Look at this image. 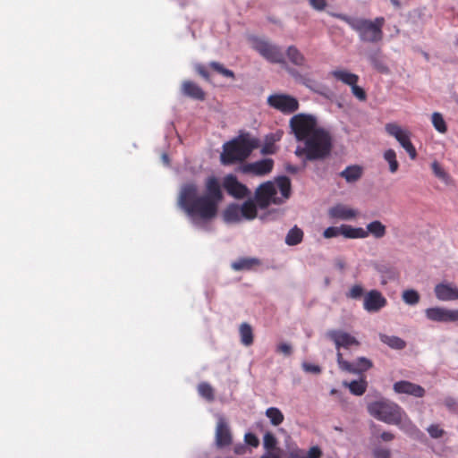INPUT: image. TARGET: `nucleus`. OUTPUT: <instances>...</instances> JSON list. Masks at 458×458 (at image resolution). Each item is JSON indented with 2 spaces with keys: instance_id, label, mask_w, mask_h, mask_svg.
<instances>
[{
  "instance_id": "f257e3e1",
  "label": "nucleus",
  "mask_w": 458,
  "mask_h": 458,
  "mask_svg": "<svg viewBox=\"0 0 458 458\" xmlns=\"http://www.w3.org/2000/svg\"><path fill=\"white\" fill-rule=\"evenodd\" d=\"M205 190V194L199 195L197 184L187 182L179 193L178 205L194 223L215 218L218 205L224 199L220 182L215 176L207 178Z\"/></svg>"
},
{
  "instance_id": "f03ea898",
  "label": "nucleus",
  "mask_w": 458,
  "mask_h": 458,
  "mask_svg": "<svg viewBox=\"0 0 458 458\" xmlns=\"http://www.w3.org/2000/svg\"><path fill=\"white\" fill-rule=\"evenodd\" d=\"M294 151L298 157L306 161L324 160L330 156L333 148V137L325 128L319 129L302 141Z\"/></svg>"
},
{
  "instance_id": "7ed1b4c3",
  "label": "nucleus",
  "mask_w": 458,
  "mask_h": 458,
  "mask_svg": "<svg viewBox=\"0 0 458 458\" xmlns=\"http://www.w3.org/2000/svg\"><path fill=\"white\" fill-rule=\"evenodd\" d=\"M335 17L347 23L358 34L360 40L363 43L377 44L384 38V17H377L374 20L346 14H335Z\"/></svg>"
},
{
  "instance_id": "20e7f679",
  "label": "nucleus",
  "mask_w": 458,
  "mask_h": 458,
  "mask_svg": "<svg viewBox=\"0 0 458 458\" xmlns=\"http://www.w3.org/2000/svg\"><path fill=\"white\" fill-rule=\"evenodd\" d=\"M258 147L257 140L250 138L248 134L240 135L223 145L220 160L223 165H228L244 161Z\"/></svg>"
},
{
  "instance_id": "39448f33",
  "label": "nucleus",
  "mask_w": 458,
  "mask_h": 458,
  "mask_svg": "<svg viewBox=\"0 0 458 458\" xmlns=\"http://www.w3.org/2000/svg\"><path fill=\"white\" fill-rule=\"evenodd\" d=\"M367 409L372 417L390 425L398 422L404 411L400 405L387 399L372 402L368 404Z\"/></svg>"
},
{
  "instance_id": "423d86ee",
  "label": "nucleus",
  "mask_w": 458,
  "mask_h": 458,
  "mask_svg": "<svg viewBox=\"0 0 458 458\" xmlns=\"http://www.w3.org/2000/svg\"><path fill=\"white\" fill-rule=\"evenodd\" d=\"M289 126L296 140L299 142H302L312 135L314 131L323 128L318 125L316 116L303 113L294 114L290 119Z\"/></svg>"
},
{
  "instance_id": "0eeeda50",
  "label": "nucleus",
  "mask_w": 458,
  "mask_h": 458,
  "mask_svg": "<svg viewBox=\"0 0 458 458\" xmlns=\"http://www.w3.org/2000/svg\"><path fill=\"white\" fill-rule=\"evenodd\" d=\"M251 46L263 58L273 64H284V55L280 47L272 42L260 38H251Z\"/></svg>"
},
{
  "instance_id": "6e6552de",
  "label": "nucleus",
  "mask_w": 458,
  "mask_h": 458,
  "mask_svg": "<svg viewBox=\"0 0 458 458\" xmlns=\"http://www.w3.org/2000/svg\"><path fill=\"white\" fill-rule=\"evenodd\" d=\"M385 130L390 136L395 138V140L408 153L411 159L413 160L416 158L417 151L412 142L411 141V133L408 131L403 130L395 123H386Z\"/></svg>"
},
{
  "instance_id": "1a4fd4ad",
  "label": "nucleus",
  "mask_w": 458,
  "mask_h": 458,
  "mask_svg": "<svg viewBox=\"0 0 458 458\" xmlns=\"http://www.w3.org/2000/svg\"><path fill=\"white\" fill-rule=\"evenodd\" d=\"M276 189L273 182H267L259 185L255 193L257 205L260 208H267L271 203L281 204L283 199L276 197Z\"/></svg>"
},
{
  "instance_id": "9d476101",
  "label": "nucleus",
  "mask_w": 458,
  "mask_h": 458,
  "mask_svg": "<svg viewBox=\"0 0 458 458\" xmlns=\"http://www.w3.org/2000/svg\"><path fill=\"white\" fill-rule=\"evenodd\" d=\"M268 105L285 114L294 113L299 109L297 98L286 94H274L267 98Z\"/></svg>"
},
{
  "instance_id": "9b49d317",
  "label": "nucleus",
  "mask_w": 458,
  "mask_h": 458,
  "mask_svg": "<svg viewBox=\"0 0 458 458\" xmlns=\"http://www.w3.org/2000/svg\"><path fill=\"white\" fill-rule=\"evenodd\" d=\"M336 360L340 369L352 374H362L373 367V362L366 357H359L352 362L345 360L341 352L336 353Z\"/></svg>"
},
{
  "instance_id": "f8f14e48",
  "label": "nucleus",
  "mask_w": 458,
  "mask_h": 458,
  "mask_svg": "<svg viewBox=\"0 0 458 458\" xmlns=\"http://www.w3.org/2000/svg\"><path fill=\"white\" fill-rule=\"evenodd\" d=\"M215 440L218 448L229 446L233 442V435L228 421L221 415L217 416Z\"/></svg>"
},
{
  "instance_id": "ddd939ff",
  "label": "nucleus",
  "mask_w": 458,
  "mask_h": 458,
  "mask_svg": "<svg viewBox=\"0 0 458 458\" xmlns=\"http://www.w3.org/2000/svg\"><path fill=\"white\" fill-rule=\"evenodd\" d=\"M386 304V298L378 290H370L364 295L363 309L369 313L378 312Z\"/></svg>"
},
{
  "instance_id": "4468645a",
  "label": "nucleus",
  "mask_w": 458,
  "mask_h": 458,
  "mask_svg": "<svg viewBox=\"0 0 458 458\" xmlns=\"http://www.w3.org/2000/svg\"><path fill=\"white\" fill-rule=\"evenodd\" d=\"M428 319L435 322H457L458 310H448L441 307L428 308L425 310Z\"/></svg>"
},
{
  "instance_id": "2eb2a0df",
  "label": "nucleus",
  "mask_w": 458,
  "mask_h": 458,
  "mask_svg": "<svg viewBox=\"0 0 458 458\" xmlns=\"http://www.w3.org/2000/svg\"><path fill=\"white\" fill-rule=\"evenodd\" d=\"M327 336L334 342L337 352L341 348L348 349L351 346H360V342L352 335L342 330H329Z\"/></svg>"
},
{
  "instance_id": "dca6fc26",
  "label": "nucleus",
  "mask_w": 458,
  "mask_h": 458,
  "mask_svg": "<svg viewBox=\"0 0 458 458\" xmlns=\"http://www.w3.org/2000/svg\"><path fill=\"white\" fill-rule=\"evenodd\" d=\"M223 185L227 193L235 199H243L250 192L248 188L233 174L225 177Z\"/></svg>"
},
{
  "instance_id": "f3484780",
  "label": "nucleus",
  "mask_w": 458,
  "mask_h": 458,
  "mask_svg": "<svg viewBox=\"0 0 458 458\" xmlns=\"http://www.w3.org/2000/svg\"><path fill=\"white\" fill-rule=\"evenodd\" d=\"M274 162L270 158L262 159L254 163L246 164L242 170L244 174L265 175L273 169Z\"/></svg>"
},
{
  "instance_id": "a211bd4d",
  "label": "nucleus",
  "mask_w": 458,
  "mask_h": 458,
  "mask_svg": "<svg viewBox=\"0 0 458 458\" xmlns=\"http://www.w3.org/2000/svg\"><path fill=\"white\" fill-rule=\"evenodd\" d=\"M393 388L397 394H406L414 397H423L425 394V389L422 386L406 380L395 382Z\"/></svg>"
},
{
  "instance_id": "6ab92c4d",
  "label": "nucleus",
  "mask_w": 458,
  "mask_h": 458,
  "mask_svg": "<svg viewBox=\"0 0 458 458\" xmlns=\"http://www.w3.org/2000/svg\"><path fill=\"white\" fill-rule=\"evenodd\" d=\"M436 297L442 301L458 300V287L448 283H441L435 286Z\"/></svg>"
},
{
  "instance_id": "aec40b11",
  "label": "nucleus",
  "mask_w": 458,
  "mask_h": 458,
  "mask_svg": "<svg viewBox=\"0 0 458 458\" xmlns=\"http://www.w3.org/2000/svg\"><path fill=\"white\" fill-rule=\"evenodd\" d=\"M357 211L347 207L344 204H337L328 210V216L331 218L340 219V220H351L357 216Z\"/></svg>"
},
{
  "instance_id": "412c9836",
  "label": "nucleus",
  "mask_w": 458,
  "mask_h": 458,
  "mask_svg": "<svg viewBox=\"0 0 458 458\" xmlns=\"http://www.w3.org/2000/svg\"><path fill=\"white\" fill-rule=\"evenodd\" d=\"M182 92L183 95L197 100H204L206 94L204 90L195 82L185 81L182 84Z\"/></svg>"
},
{
  "instance_id": "4be33fe9",
  "label": "nucleus",
  "mask_w": 458,
  "mask_h": 458,
  "mask_svg": "<svg viewBox=\"0 0 458 458\" xmlns=\"http://www.w3.org/2000/svg\"><path fill=\"white\" fill-rule=\"evenodd\" d=\"M260 265L261 261L258 258L243 257L233 261L231 264V267L234 271H250L255 269L257 267H259Z\"/></svg>"
},
{
  "instance_id": "5701e85b",
  "label": "nucleus",
  "mask_w": 458,
  "mask_h": 458,
  "mask_svg": "<svg viewBox=\"0 0 458 458\" xmlns=\"http://www.w3.org/2000/svg\"><path fill=\"white\" fill-rule=\"evenodd\" d=\"M394 425L397 426L401 430L411 437H415L421 434L420 430L411 421L404 411H403V415L400 416L399 421Z\"/></svg>"
},
{
  "instance_id": "b1692460",
  "label": "nucleus",
  "mask_w": 458,
  "mask_h": 458,
  "mask_svg": "<svg viewBox=\"0 0 458 458\" xmlns=\"http://www.w3.org/2000/svg\"><path fill=\"white\" fill-rule=\"evenodd\" d=\"M364 233L365 238L372 235L376 239H381L386 234V227L381 221L374 220L367 225Z\"/></svg>"
},
{
  "instance_id": "393cba45",
  "label": "nucleus",
  "mask_w": 458,
  "mask_h": 458,
  "mask_svg": "<svg viewBox=\"0 0 458 458\" xmlns=\"http://www.w3.org/2000/svg\"><path fill=\"white\" fill-rule=\"evenodd\" d=\"M290 74L294 78L296 82L305 86L312 91L318 92V83L309 74H302L294 69L290 70Z\"/></svg>"
},
{
  "instance_id": "a878e982",
  "label": "nucleus",
  "mask_w": 458,
  "mask_h": 458,
  "mask_svg": "<svg viewBox=\"0 0 458 458\" xmlns=\"http://www.w3.org/2000/svg\"><path fill=\"white\" fill-rule=\"evenodd\" d=\"M330 75L336 81H339L348 86L356 84L359 81V76L347 70L336 69L330 72Z\"/></svg>"
},
{
  "instance_id": "bb28decb",
  "label": "nucleus",
  "mask_w": 458,
  "mask_h": 458,
  "mask_svg": "<svg viewBox=\"0 0 458 458\" xmlns=\"http://www.w3.org/2000/svg\"><path fill=\"white\" fill-rule=\"evenodd\" d=\"M362 174L363 169L358 165H349L339 174V175L348 183L358 182L361 178Z\"/></svg>"
},
{
  "instance_id": "cd10ccee",
  "label": "nucleus",
  "mask_w": 458,
  "mask_h": 458,
  "mask_svg": "<svg viewBox=\"0 0 458 458\" xmlns=\"http://www.w3.org/2000/svg\"><path fill=\"white\" fill-rule=\"evenodd\" d=\"M368 59L370 64L377 72L381 73H387L389 69L385 63L384 56L380 50H376L369 54Z\"/></svg>"
},
{
  "instance_id": "c85d7f7f",
  "label": "nucleus",
  "mask_w": 458,
  "mask_h": 458,
  "mask_svg": "<svg viewBox=\"0 0 458 458\" xmlns=\"http://www.w3.org/2000/svg\"><path fill=\"white\" fill-rule=\"evenodd\" d=\"M286 55L293 64L301 67L307 66L306 57L295 46H290L287 48Z\"/></svg>"
},
{
  "instance_id": "c756f323",
  "label": "nucleus",
  "mask_w": 458,
  "mask_h": 458,
  "mask_svg": "<svg viewBox=\"0 0 458 458\" xmlns=\"http://www.w3.org/2000/svg\"><path fill=\"white\" fill-rule=\"evenodd\" d=\"M380 341L394 350H403L406 347V342L395 335L379 334Z\"/></svg>"
},
{
  "instance_id": "7c9ffc66",
  "label": "nucleus",
  "mask_w": 458,
  "mask_h": 458,
  "mask_svg": "<svg viewBox=\"0 0 458 458\" xmlns=\"http://www.w3.org/2000/svg\"><path fill=\"white\" fill-rule=\"evenodd\" d=\"M341 235L347 239H364L365 233L362 227H352L349 225H341Z\"/></svg>"
},
{
  "instance_id": "2f4dec72",
  "label": "nucleus",
  "mask_w": 458,
  "mask_h": 458,
  "mask_svg": "<svg viewBox=\"0 0 458 458\" xmlns=\"http://www.w3.org/2000/svg\"><path fill=\"white\" fill-rule=\"evenodd\" d=\"M344 385L348 386L352 394L360 396L366 392L368 382L365 378H360V380H352L350 383L344 382Z\"/></svg>"
},
{
  "instance_id": "473e14b6",
  "label": "nucleus",
  "mask_w": 458,
  "mask_h": 458,
  "mask_svg": "<svg viewBox=\"0 0 458 458\" xmlns=\"http://www.w3.org/2000/svg\"><path fill=\"white\" fill-rule=\"evenodd\" d=\"M240 207L236 204H230L224 211V219L227 223H237L241 220Z\"/></svg>"
},
{
  "instance_id": "72a5a7b5",
  "label": "nucleus",
  "mask_w": 458,
  "mask_h": 458,
  "mask_svg": "<svg viewBox=\"0 0 458 458\" xmlns=\"http://www.w3.org/2000/svg\"><path fill=\"white\" fill-rule=\"evenodd\" d=\"M321 457H322V451L317 445L310 447L307 455H305L304 453L300 449L293 450L289 453V458H321Z\"/></svg>"
},
{
  "instance_id": "f704fd0d",
  "label": "nucleus",
  "mask_w": 458,
  "mask_h": 458,
  "mask_svg": "<svg viewBox=\"0 0 458 458\" xmlns=\"http://www.w3.org/2000/svg\"><path fill=\"white\" fill-rule=\"evenodd\" d=\"M303 234V231L295 225L286 234L285 243L289 246H295L302 242Z\"/></svg>"
},
{
  "instance_id": "c9c22d12",
  "label": "nucleus",
  "mask_w": 458,
  "mask_h": 458,
  "mask_svg": "<svg viewBox=\"0 0 458 458\" xmlns=\"http://www.w3.org/2000/svg\"><path fill=\"white\" fill-rule=\"evenodd\" d=\"M241 342L245 346H250L253 344V331L248 323H242L239 328Z\"/></svg>"
},
{
  "instance_id": "e433bc0d",
  "label": "nucleus",
  "mask_w": 458,
  "mask_h": 458,
  "mask_svg": "<svg viewBox=\"0 0 458 458\" xmlns=\"http://www.w3.org/2000/svg\"><path fill=\"white\" fill-rule=\"evenodd\" d=\"M241 215L246 219H254L257 216V207L252 200L245 201L240 208Z\"/></svg>"
},
{
  "instance_id": "4c0bfd02",
  "label": "nucleus",
  "mask_w": 458,
  "mask_h": 458,
  "mask_svg": "<svg viewBox=\"0 0 458 458\" xmlns=\"http://www.w3.org/2000/svg\"><path fill=\"white\" fill-rule=\"evenodd\" d=\"M383 157L389 165V171L392 174L396 173L399 169V163L396 158L395 151L389 148L384 152Z\"/></svg>"
},
{
  "instance_id": "58836bf2",
  "label": "nucleus",
  "mask_w": 458,
  "mask_h": 458,
  "mask_svg": "<svg viewBox=\"0 0 458 458\" xmlns=\"http://www.w3.org/2000/svg\"><path fill=\"white\" fill-rule=\"evenodd\" d=\"M277 187L283 196V201L289 199L291 195V181L286 176H281L276 181Z\"/></svg>"
},
{
  "instance_id": "ea45409f",
  "label": "nucleus",
  "mask_w": 458,
  "mask_h": 458,
  "mask_svg": "<svg viewBox=\"0 0 458 458\" xmlns=\"http://www.w3.org/2000/svg\"><path fill=\"white\" fill-rule=\"evenodd\" d=\"M266 416L269 419L271 424L274 426L280 425L284 419L282 411L276 407H270L267 409Z\"/></svg>"
},
{
  "instance_id": "a19ab883",
  "label": "nucleus",
  "mask_w": 458,
  "mask_h": 458,
  "mask_svg": "<svg viewBox=\"0 0 458 458\" xmlns=\"http://www.w3.org/2000/svg\"><path fill=\"white\" fill-rule=\"evenodd\" d=\"M431 122L434 126V128L440 133H445L447 131V125L443 117V115L438 113L435 112L432 114L431 116Z\"/></svg>"
},
{
  "instance_id": "79ce46f5",
  "label": "nucleus",
  "mask_w": 458,
  "mask_h": 458,
  "mask_svg": "<svg viewBox=\"0 0 458 458\" xmlns=\"http://www.w3.org/2000/svg\"><path fill=\"white\" fill-rule=\"evenodd\" d=\"M198 392L200 396L208 402H212L215 399L214 389L211 385L207 382H201L199 384Z\"/></svg>"
},
{
  "instance_id": "37998d69",
  "label": "nucleus",
  "mask_w": 458,
  "mask_h": 458,
  "mask_svg": "<svg viewBox=\"0 0 458 458\" xmlns=\"http://www.w3.org/2000/svg\"><path fill=\"white\" fill-rule=\"evenodd\" d=\"M431 169L436 177H437L445 183L448 182V181L450 180V176L437 161H434L431 164Z\"/></svg>"
},
{
  "instance_id": "c03bdc74",
  "label": "nucleus",
  "mask_w": 458,
  "mask_h": 458,
  "mask_svg": "<svg viewBox=\"0 0 458 458\" xmlns=\"http://www.w3.org/2000/svg\"><path fill=\"white\" fill-rule=\"evenodd\" d=\"M208 65L212 70L221 74L222 76L234 79V72L232 70L225 68L222 64L218 62H211Z\"/></svg>"
},
{
  "instance_id": "a18cd8bd",
  "label": "nucleus",
  "mask_w": 458,
  "mask_h": 458,
  "mask_svg": "<svg viewBox=\"0 0 458 458\" xmlns=\"http://www.w3.org/2000/svg\"><path fill=\"white\" fill-rule=\"evenodd\" d=\"M403 300L409 305H415L420 301V294L415 290H406L403 293Z\"/></svg>"
},
{
  "instance_id": "49530a36",
  "label": "nucleus",
  "mask_w": 458,
  "mask_h": 458,
  "mask_svg": "<svg viewBox=\"0 0 458 458\" xmlns=\"http://www.w3.org/2000/svg\"><path fill=\"white\" fill-rule=\"evenodd\" d=\"M277 439L271 432H267L263 437V445L267 452L273 451L276 448Z\"/></svg>"
},
{
  "instance_id": "de8ad7c7",
  "label": "nucleus",
  "mask_w": 458,
  "mask_h": 458,
  "mask_svg": "<svg viewBox=\"0 0 458 458\" xmlns=\"http://www.w3.org/2000/svg\"><path fill=\"white\" fill-rule=\"evenodd\" d=\"M427 431L430 437L434 439L441 438L445 434V431L440 427L439 424H431L427 428Z\"/></svg>"
},
{
  "instance_id": "09e8293b",
  "label": "nucleus",
  "mask_w": 458,
  "mask_h": 458,
  "mask_svg": "<svg viewBox=\"0 0 458 458\" xmlns=\"http://www.w3.org/2000/svg\"><path fill=\"white\" fill-rule=\"evenodd\" d=\"M364 289L360 284L352 285L349 292L346 293V296L350 299L359 300L363 296Z\"/></svg>"
},
{
  "instance_id": "8fccbe9b",
  "label": "nucleus",
  "mask_w": 458,
  "mask_h": 458,
  "mask_svg": "<svg viewBox=\"0 0 458 458\" xmlns=\"http://www.w3.org/2000/svg\"><path fill=\"white\" fill-rule=\"evenodd\" d=\"M352 94L360 101H364L367 98V95L365 90L356 84H352L351 86Z\"/></svg>"
},
{
  "instance_id": "3c124183",
  "label": "nucleus",
  "mask_w": 458,
  "mask_h": 458,
  "mask_svg": "<svg viewBox=\"0 0 458 458\" xmlns=\"http://www.w3.org/2000/svg\"><path fill=\"white\" fill-rule=\"evenodd\" d=\"M338 235H341V226H330L323 232V236L327 239L336 237Z\"/></svg>"
},
{
  "instance_id": "603ef678",
  "label": "nucleus",
  "mask_w": 458,
  "mask_h": 458,
  "mask_svg": "<svg viewBox=\"0 0 458 458\" xmlns=\"http://www.w3.org/2000/svg\"><path fill=\"white\" fill-rule=\"evenodd\" d=\"M301 367L305 372L313 374H319L321 372V368L318 365L303 362Z\"/></svg>"
},
{
  "instance_id": "864d4df0",
  "label": "nucleus",
  "mask_w": 458,
  "mask_h": 458,
  "mask_svg": "<svg viewBox=\"0 0 458 458\" xmlns=\"http://www.w3.org/2000/svg\"><path fill=\"white\" fill-rule=\"evenodd\" d=\"M244 440L247 445H249L252 447H258L259 445V438L253 433L245 434Z\"/></svg>"
},
{
  "instance_id": "5fc2aeb1",
  "label": "nucleus",
  "mask_w": 458,
  "mask_h": 458,
  "mask_svg": "<svg viewBox=\"0 0 458 458\" xmlns=\"http://www.w3.org/2000/svg\"><path fill=\"white\" fill-rule=\"evenodd\" d=\"M374 458H391V453L388 449L386 448H376L373 451Z\"/></svg>"
},
{
  "instance_id": "6e6d98bb",
  "label": "nucleus",
  "mask_w": 458,
  "mask_h": 458,
  "mask_svg": "<svg viewBox=\"0 0 458 458\" xmlns=\"http://www.w3.org/2000/svg\"><path fill=\"white\" fill-rule=\"evenodd\" d=\"M310 4L317 11H323L327 6V0H309Z\"/></svg>"
},
{
  "instance_id": "4d7b16f0",
  "label": "nucleus",
  "mask_w": 458,
  "mask_h": 458,
  "mask_svg": "<svg viewBox=\"0 0 458 458\" xmlns=\"http://www.w3.org/2000/svg\"><path fill=\"white\" fill-rule=\"evenodd\" d=\"M445 405L451 411H455L458 408V403L454 397H446L444 401Z\"/></svg>"
},
{
  "instance_id": "13d9d810",
  "label": "nucleus",
  "mask_w": 458,
  "mask_h": 458,
  "mask_svg": "<svg viewBox=\"0 0 458 458\" xmlns=\"http://www.w3.org/2000/svg\"><path fill=\"white\" fill-rule=\"evenodd\" d=\"M196 71L198 72V73L202 76L206 81H210V74L208 71V69L202 65V64H198L196 66Z\"/></svg>"
},
{
  "instance_id": "bf43d9fd",
  "label": "nucleus",
  "mask_w": 458,
  "mask_h": 458,
  "mask_svg": "<svg viewBox=\"0 0 458 458\" xmlns=\"http://www.w3.org/2000/svg\"><path fill=\"white\" fill-rule=\"evenodd\" d=\"M277 352H282L284 355H290L292 353V347L290 344L283 343L277 346Z\"/></svg>"
},
{
  "instance_id": "052dcab7",
  "label": "nucleus",
  "mask_w": 458,
  "mask_h": 458,
  "mask_svg": "<svg viewBox=\"0 0 458 458\" xmlns=\"http://www.w3.org/2000/svg\"><path fill=\"white\" fill-rule=\"evenodd\" d=\"M380 438L384 442H390L394 439V435L392 432L385 431L380 435Z\"/></svg>"
},
{
  "instance_id": "680f3d73",
  "label": "nucleus",
  "mask_w": 458,
  "mask_h": 458,
  "mask_svg": "<svg viewBox=\"0 0 458 458\" xmlns=\"http://www.w3.org/2000/svg\"><path fill=\"white\" fill-rule=\"evenodd\" d=\"M246 447L243 445H238L234 446V453L236 454H242L245 453Z\"/></svg>"
},
{
  "instance_id": "e2e57ef3",
  "label": "nucleus",
  "mask_w": 458,
  "mask_h": 458,
  "mask_svg": "<svg viewBox=\"0 0 458 458\" xmlns=\"http://www.w3.org/2000/svg\"><path fill=\"white\" fill-rule=\"evenodd\" d=\"M259 458H280V456L270 451V452H267L265 454L261 455Z\"/></svg>"
},
{
  "instance_id": "0e129e2a",
  "label": "nucleus",
  "mask_w": 458,
  "mask_h": 458,
  "mask_svg": "<svg viewBox=\"0 0 458 458\" xmlns=\"http://www.w3.org/2000/svg\"><path fill=\"white\" fill-rule=\"evenodd\" d=\"M287 171L290 172V173L294 174V173H296L298 171V168L295 167V166H293V165H289L287 167Z\"/></svg>"
},
{
  "instance_id": "69168bd1",
  "label": "nucleus",
  "mask_w": 458,
  "mask_h": 458,
  "mask_svg": "<svg viewBox=\"0 0 458 458\" xmlns=\"http://www.w3.org/2000/svg\"><path fill=\"white\" fill-rule=\"evenodd\" d=\"M391 3L396 6V7H399L400 6V2L399 0H391Z\"/></svg>"
},
{
  "instance_id": "338daca9",
  "label": "nucleus",
  "mask_w": 458,
  "mask_h": 458,
  "mask_svg": "<svg viewBox=\"0 0 458 458\" xmlns=\"http://www.w3.org/2000/svg\"><path fill=\"white\" fill-rule=\"evenodd\" d=\"M336 392L337 391L335 389H332L330 393H331V394H336Z\"/></svg>"
}]
</instances>
